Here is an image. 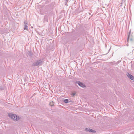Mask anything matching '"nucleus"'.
Wrapping results in <instances>:
<instances>
[{
  "label": "nucleus",
  "instance_id": "10",
  "mask_svg": "<svg viewBox=\"0 0 134 134\" xmlns=\"http://www.w3.org/2000/svg\"><path fill=\"white\" fill-rule=\"evenodd\" d=\"M65 0V4L66 5H67V3L68 2V1H69V0Z\"/></svg>",
  "mask_w": 134,
  "mask_h": 134
},
{
  "label": "nucleus",
  "instance_id": "7",
  "mask_svg": "<svg viewBox=\"0 0 134 134\" xmlns=\"http://www.w3.org/2000/svg\"><path fill=\"white\" fill-rule=\"evenodd\" d=\"M89 132H93V133H95L96 132V131L92 129H90Z\"/></svg>",
  "mask_w": 134,
  "mask_h": 134
},
{
  "label": "nucleus",
  "instance_id": "1",
  "mask_svg": "<svg viewBox=\"0 0 134 134\" xmlns=\"http://www.w3.org/2000/svg\"><path fill=\"white\" fill-rule=\"evenodd\" d=\"M42 59H40L37 60L34 62L32 64V66H42L43 63Z\"/></svg>",
  "mask_w": 134,
  "mask_h": 134
},
{
  "label": "nucleus",
  "instance_id": "2",
  "mask_svg": "<svg viewBox=\"0 0 134 134\" xmlns=\"http://www.w3.org/2000/svg\"><path fill=\"white\" fill-rule=\"evenodd\" d=\"M8 115L14 121H18L20 118L19 116H17L16 114H13L11 113H9Z\"/></svg>",
  "mask_w": 134,
  "mask_h": 134
},
{
  "label": "nucleus",
  "instance_id": "16",
  "mask_svg": "<svg viewBox=\"0 0 134 134\" xmlns=\"http://www.w3.org/2000/svg\"><path fill=\"white\" fill-rule=\"evenodd\" d=\"M123 1H124V0H122V2Z\"/></svg>",
  "mask_w": 134,
  "mask_h": 134
},
{
  "label": "nucleus",
  "instance_id": "15",
  "mask_svg": "<svg viewBox=\"0 0 134 134\" xmlns=\"http://www.w3.org/2000/svg\"><path fill=\"white\" fill-rule=\"evenodd\" d=\"M122 2H121V5H120V6H122Z\"/></svg>",
  "mask_w": 134,
  "mask_h": 134
},
{
  "label": "nucleus",
  "instance_id": "4",
  "mask_svg": "<svg viewBox=\"0 0 134 134\" xmlns=\"http://www.w3.org/2000/svg\"><path fill=\"white\" fill-rule=\"evenodd\" d=\"M126 75L129 78L132 80L134 81V77L129 74V73L127 72Z\"/></svg>",
  "mask_w": 134,
  "mask_h": 134
},
{
  "label": "nucleus",
  "instance_id": "11",
  "mask_svg": "<svg viewBox=\"0 0 134 134\" xmlns=\"http://www.w3.org/2000/svg\"><path fill=\"white\" fill-rule=\"evenodd\" d=\"M64 102L65 103H67L68 102V99H66L64 100Z\"/></svg>",
  "mask_w": 134,
  "mask_h": 134
},
{
  "label": "nucleus",
  "instance_id": "3",
  "mask_svg": "<svg viewBox=\"0 0 134 134\" xmlns=\"http://www.w3.org/2000/svg\"><path fill=\"white\" fill-rule=\"evenodd\" d=\"M76 83H77L79 86L83 88H85L86 87V86L83 84V83L79 81H76Z\"/></svg>",
  "mask_w": 134,
  "mask_h": 134
},
{
  "label": "nucleus",
  "instance_id": "14",
  "mask_svg": "<svg viewBox=\"0 0 134 134\" xmlns=\"http://www.w3.org/2000/svg\"><path fill=\"white\" fill-rule=\"evenodd\" d=\"M75 93H72V95L73 96H74V95H75Z\"/></svg>",
  "mask_w": 134,
  "mask_h": 134
},
{
  "label": "nucleus",
  "instance_id": "9",
  "mask_svg": "<svg viewBox=\"0 0 134 134\" xmlns=\"http://www.w3.org/2000/svg\"><path fill=\"white\" fill-rule=\"evenodd\" d=\"M54 103L53 101L50 102L49 104L51 106H53L54 105Z\"/></svg>",
  "mask_w": 134,
  "mask_h": 134
},
{
  "label": "nucleus",
  "instance_id": "17",
  "mask_svg": "<svg viewBox=\"0 0 134 134\" xmlns=\"http://www.w3.org/2000/svg\"><path fill=\"white\" fill-rule=\"evenodd\" d=\"M0 89L2 90V89L1 88H0Z\"/></svg>",
  "mask_w": 134,
  "mask_h": 134
},
{
  "label": "nucleus",
  "instance_id": "6",
  "mask_svg": "<svg viewBox=\"0 0 134 134\" xmlns=\"http://www.w3.org/2000/svg\"><path fill=\"white\" fill-rule=\"evenodd\" d=\"M24 23L25 25H24V29L27 30L28 29V24L27 23L26 21L24 22Z\"/></svg>",
  "mask_w": 134,
  "mask_h": 134
},
{
  "label": "nucleus",
  "instance_id": "5",
  "mask_svg": "<svg viewBox=\"0 0 134 134\" xmlns=\"http://www.w3.org/2000/svg\"><path fill=\"white\" fill-rule=\"evenodd\" d=\"M129 40L131 42H133V41L134 40L132 38V36H130L128 35V36L127 41H128Z\"/></svg>",
  "mask_w": 134,
  "mask_h": 134
},
{
  "label": "nucleus",
  "instance_id": "13",
  "mask_svg": "<svg viewBox=\"0 0 134 134\" xmlns=\"http://www.w3.org/2000/svg\"><path fill=\"white\" fill-rule=\"evenodd\" d=\"M131 33V30H130L129 31V32L128 34V36L129 35L130 36H132L131 35H130Z\"/></svg>",
  "mask_w": 134,
  "mask_h": 134
},
{
  "label": "nucleus",
  "instance_id": "12",
  "mask_svg": "<svg viewBox=\"0 0 134 134\" xmlns=\"http://www.w3.org/2000/svg\"><path fill=\"white\" fill-rule=\"evenodd\" d=\"M90 129L86 128L85 129V131L87 132H89Z\"/></svg>",
  "mask_w": 134,
  "mask_h": 134
},
{
  "label": "nucleus",
  "instance_id": "8",
  "mask_svg": "<svg viewBox=\"0 0 134 134\" xmlns=\"http://www.w3.org/2000/svg\"><path fill=\"white\" fill-rule=\"evenodd\" d=\"M28 54L30 57H31L33 53L31 51H29Z\"/></svg>",
  "mask_w": 134,
  "mask_h": 134
}]
</instances>
